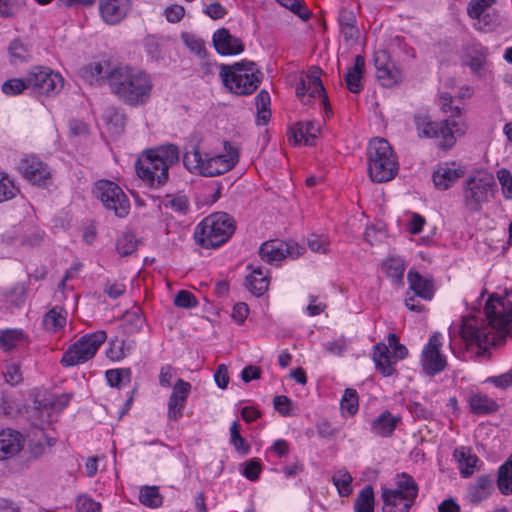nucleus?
Returning <instances> with one entry per match:
<instances>
[{"mask_svg": "<svg viewBox=\"0 0 512 512\" xmlns=\"http://www.w3.org/2000/svg\"><path fill=\"white\" fill-rule=\"evenodd\" d=\"M484 317L469 315L461 324L449 328L450 349L455 354V341L458 336L466 346L479 348L498 345L506 340L512 331V301L506 297L490 296L483 311Z\"/></svg>", "mask_w": 512, "mask_h": 512, "instance_id": "1", "label": "nucleus"}, {"mask_svg": "<svg viewBox=\"0 0 512 512\" xmlns=\"http://www.w3.org/2000/svg\"><path fill=\"white\" fill-rule=\"evenodd\" d=\"M107 77L112 94L121 102L136 107L150 99L153 83L146 72L128 65H114Z\"/></svg>", "mask_w": 512, "mask_h": 512, "instance_id": "2", "label": "nucleus"}, {"mask_svg": "<svg viewBox=\"0 0 512 512\" xmlns=\"http://www.w3.org/2000/svg\"><path fill=\"white\" fill-rule=\"evenodd\" d=\"M179 161V149L169 144L150 149L142 154L135 164L138 177L149 187L164 185L169 177V168Z\"/></svg>", "mask_w": 512, "mask_h": 512, "instance_id": "3", "label": "nucleus"}, {"mask_svg": "<svg viewBox=\"0 0 512 512\" xmlns=\"http://www.w3.org/2000/svg\"><path fill=\"white\" fill-rule=\"evenodd\" d=\"M225 143L227 154H211L200 151L198 146H193L191 151H186L183 156V164L192 173H198L205 177H214L230 171L238 162V153Z\"/></svg>", "mask_w": 512, "mask_h": 512, "instance_id": "4", "label": "nucleus"}, {"mask_svg": "<svg viewBox=\"0 0 512 512\" xmlns=\"http://www.w3.org/2000/svg\"><path fill=\"white\" fill-rule=\"evenodd\" d=\"M235 229V221L228 213L215 212L196 225L194 239L205 249L218 248L230 239Z\"/></svg>", "mask_w": 512, "mask_h": 512, "instance_id": "5", "label": "nucleus"}, {"mask_svg": "<svg viewBox=\"0 0 512 512\" xmlns=\"http://www.w3.org/2000/svg\"><path fill=\"white\" fill-rule=\"evenodd\" d=\"M219 68L223 84L236 95L252 94L261 83L262 72L254 62L242 60L232 65L221 64Z\"/></svg>", "mask_w": 512, "mask_h": 512, "instance_id": "6", "label": "nucleus"}, {"mask_svg": "<svg viewBox=\"0 0 512 512\" xmlns=\"http://www.w3.org/2000/svg\"><path fill=\"white\" fill-rule=\"evenodd\" d=\"M414 122L419 137L440 139L438 145L442 149L452 148L456 142V137L464 135L467 129L464 120L445 119L434 122L424 112L415 114Z\"/></svg>", "mask_w": 512, "mask_h": 512, "instance_id": "7", "label": "nucleus"}, {"mask_svg": "<svg viewBox=\"0 0 512 512\" xmlns=\"http://www.w3.org/2000/svg\"><path fill=\"white\" fill-rule=\"evenodd\" d=\"M368 173L373 182L392 180L398 172V162L389 142L383 138L370 141L367 149Z\"/></svg>", "mask_w": 512, "mask_h": 512, "instance_id": "8", "label": "nucleus"}, {"mask_svg": "<svg viewBox=\"0 0 512 512\" xmlns=\"http://www.w3.org/2000/svg\"><path fill=\"white\" fill-rule=\"evenodd\" d=\"M418 495V485L408 474L402 473L396 489H383V512H409Z\"/></svg>", "mask_w": 512, "mask_h": 512, "instance_id": "9", "label": "nucleus"}, {"mask_svg": "<svg viewBox=\"0 0 512 512\" xmlns=\"http://www.w3.org/2000/svg\"><path fill=\"white\" fill-rule=\"evenodd\" d=\"M106 339L107 334L104 330L83 335L64 352L60 360L61 365L72 367L92 359Z\"/></svg>", "mask_w": 512, "mask_h": 512, "instance_id": "10", "label": "nucleus"}, {"mask_svg": "<svg viewBox=\"0 0 512 512\" xmlns=\"http://www.w3.org/2000/svg\"><path fill=\"white\" fill-rule=\"evenodd\" d=\"M28 90L41 96H55L63 88V77L48 67L35 66L27 73Z\"/></svg>", "mask_w": 512, "mask_h": 512, "instance_id": "11", "label": "nucleus"}, {"mask_svg": "<svg viewBox=\"0 0 512 512\" xmlns=\"http://www.w3.org/2000/svg\"><path fill=\"white\" fill-rule=\"evenodd\" d=\"M495 182L492 176H471L465 181L463 188L464 206L472 213L479 212L482 205L489 201V193Z\"/></svg>", "mask_w": 512, "mask_h": 512, "instance_id": "12", "label": "nucleus"}, {"mask_svg": "<svg viewBox=\"0 0 512 512\" xmlns=\"http://www.w3.org/2000/svg\"><path fill=\"white\" fill-rule=\"evenodd\" d=\"M94 193L101 200L104 207L113 210L117 217L123 218L128 215L130 202L123 190L114 182L99 180L95 184Z\"/></svg>", "mask_w": 512, "mask_h": 512, "instance_id": "13", "label": "nucleus"}, {"mask_svg": "<svg viewBox=\"0 0 512 512\" xmlns=\"http://www.w3.org/2000/svg\"><path fill=\"white\" fill-rule=\"evenodd\" d=\"M442 345V335L435 332L422 349L420 364L428 376H435L447 367V358L440 350Z\"/></svg>", "mask_w": 512, "mask_h": 512, "instance_id": "14", "label": "nucleus"}, {"mask_svg": "<svg viewBox=\"0 0 512 512\" xmlns=\"http://www.w3.org/2000/svg\"><path fill=\"white\" fill-rule=\"evenodd\" d=\"M17 170L30 184L45 188L51 184L50 167L35 155H26L20 159Z\"/></svg>", "mask_w": 512, "mask_h": 512, "instance_id": "15", "label": "nucleus"}, {"mask_svg": "<svg viewBox=\"0 0 512 512\" xmlns=\"http://www.w3.org/2000/svg\"><path fill=\"white\" fill-rule=\"evenodd\" d=\"M305 248L299 246L293 241H283L279 239L269 240L259 247L261 259L269 264L283 260L284 258L296 259L301 256Z\"/></svg>", "mask_w": 512, "mask_h": 512, "instance_id": "16", "label": "nucleus"}, {"mask_svg": "<svg viewBox=\"0 0 512 512\" xmlns=\"http://www.w3.org/2000/svg\"><path fill=\"white\" fill-rule=\"evenodd\" d=\"M321 70L315 68L306 77L302 78L296 88V95L302 100L303 103L307 104L310 98L320 96L322 102L327 107L328 98L325 93V88L319 77Z\"/></svg>", "mask_w": 512, "mask_h": 512, "instance_id": "17", "label": "nucleus"}, {"mask_svg": "<svg viewBox=\"0 0 512 512\" xmlns=\"http://www.w3.org/2000/svg\"><path fill=\"white\" fill-rule=\"evenodd\" d=\"M191 387V384L183 379L176 381L167 404V417L169 420L177 421L183 416V410L187 404Z\"/></svg>", "mask_w": 512, "mask_h": 512, "instance_id": "18", "label": "nucleus"}, {"mask_svg": "<svg viewBox=\"0 0 512 512\" xmlns=\"http://www.w3.org/2000/svg\"><path fill=\"white\" fill-rule=\"evenodd\" d=\"M130 10V0H99L101 19L108 25L119 24Z\"/></svg>", "mask_w": 512, "mask_h": 512, "instance_id": "19", "label": "nucleus"}, {"mask_svg": "<svg viewBox=\"0 0 512 512\" xmlns=\"http://www.w3.org/2000/svg\"><path fill=\"white\" fill-rule=\"evenodd\" d=\"M212 42L215 50L223 56L237 55L244 51L242 40L232 35L226 28L216 30Z\"/></svg>", "mask_w": 512, "mask_h": 512, "instance_id": "20", "label": "nucleus"}, {"mask_svg": "<svg viewBox=\"0 0 512 512\" xmlns=\"http://www.w3.org/2000/svg\"><path fill=\"white\" fill-rule=\"evenodd\" d=\"M487 49L479 44L468 46L461 58L463 66L470 68L471 73L477 77H483L487 65Z\"/></svg>", "mask_w": 512, "mask_h": 512, "instance_id": "21", "label": "nucleus"}, {"mask_svg": "<svg viewBox=\"0 0 512 512\" xmlns=\"http://www.w3.org/2000/svg\"><path fill=\"white\" fill-rule=\"evenodd\" d=\"M24 445V439L20 432L10 428L0 431V460L16 456Z\"/></svg>", "mask_w": 512, "mask_h": 512, "instance_id": "22", "label": "nucleus"}, {"mask_svg": "<svg viewBox=\"0 0 512 512\" xmlns=\"http://www.w3.org/2000/svg\"><path fill=\"white\" fill-rule=\"evenodd\" d=\"M319 133L320 126L316 122H298L291 129L289 142L295 145L303 142L306 146H313Z\"/></svg>", "mask_w": 512, "mask_h": 512, "instance_id": "23", "label": "nucleus"}, {"mask_svg": "<svg viewBox=\"0 0 512 512\" xmlns=\"http://www.w3.org/2000/svg\"><path fill=\"white\" fill-rule=\"evenodd\" d=\"M385 60L384 52L376 55V77L382 86L392 87L400 81L401 73L393 65L386 64Z\"/></svg>", "mask_w": 512, "mask_h": 512, "instance_id": "24", "label": "nucleus"}, {"mask_svg": "<svg viewBox=\"0 0 512 512\" xmlns=\"http://www.w3.org/2000/svg\"><path fill=\"white\" fill-rule=\"evenodd\" d=\"M409 288L416 296L430 301L434 296V284L431 279L424 278L419 272L410 270L407 275Z\"/></svg>", "mask_w": 512, "mask_h": 512, "instance_id": "25", "label": "nucleus"}, {"mask_svg": "<svg viewBox=\"0 0 512 512\" xmlns=\"http://www.w3.org/2000/svg\"><path fill=\"white\" fill-rule=\"evenodd\" d=\"M400 421V416H393L385 410L371 422V432L380 437H390Z\"/></svg>", "mask_w": 512, "mask_h": 512, "instance_id": "26", "label": "nucleus"}, {"mask_svg": "<svg viewBox=\"0 0 512 512\" xmlns=\"http://www.w3.org/2000/svg\"><path fill=\"white\" fill-rule=\"evenodd\" d=\"M112 68L113 66L107 62L89 63L81 69V76L91 85L101 84L102 82L108 84L107 76Z\"/></svg>", "mask_w": 512, "mask_h": 512, "instance_id": "27", "label": "nucleus"}, {"mask_svg": "<svg viewBox=\"0 0 512 512\" xmlns=\"http://www.w3.org/2000/svg\"><path fill=\"white\" fill-rule=\"evenodd\" d=\"M247 268L251 269V273L246 277V288L253 295L262 296L269 286L267 271H264L261 267H254L252 264H249Z\"/></svg>", "mask_w": 512, "mask_h": 512, "instance_id": "28", "label": "nucleus"}, {"mask_svg": "<svg viewBox=\"0 0 512 512\" xmlns=\"http://www.w3.org/2000/svg\"><path fill=\"white\" fill-rule=\"evenodd\" d=\"M494 490V480L490 475H481L476 482L469 486L468 497L472 503L487 499Z\"/></svg>", "mask_w": 512, "mask_h": 512, "instance_id": "29", "label": "nucleus"}, {"mask_svg": "<svg viewBox=\"0 0 512 512\" xmlns=\"http://www.w3.org/2000/svg\"><path fill=\"white\" fill-rule=\"evenodd\" d=\"M365 68V59L361 55L355 57V63L345 74V82L347 89L351 93H360L363 90L362 75Z\"/></svg>", "mask_w": 512, "mask_h": 512, "instance_id": "30", "label": "nucleus"}, {"mask_svg": "<svg viewBox=\"0 0 512 512\" xmlns=\"http://www.w3.org/2000/svg\"><path fill=\"white\" fill-rule=\"evenodd\" d=\"M462 175V171L447 165L439 166L433 173V182L440 190L450 188Z\"/></svg>", "mask_w": 512, "mask_h": 512, "instance_id": "31", "label": "nucleus"}, {"mask_svg": "<svg viewBox=\"0 0 512 512\" xmlns=\"http://www.w3.org/2000/svg\"><path fill=\"white\" fill-rule=\"evenodd\" d=\"M373 361L376 365L377 370L384 376L388 377L394 374L395 367L389 355L388 347L383 343L375 345L373 354Z\"/></svg>", "mask_w": 512, "mask_h": 512, "instance_id": "32", "label": "nucleus"}, {"mask_svg": "<svg viewBox=\"0 0 512 512\" xmlns=\"http://www.w3.org/2000/svg\"><path fill=\"white\" fill-rule=\"evenodd\" d=\"M471 412L476 415L494 413L499 409L495 400L483 393L472 394L469 398Z\"/></svg>", "mask_w": 512, "mask_h": 512, "instance_id": "33", "label": "nucleus"}, {"mask_svg": "<svg viewBox=\"0 0 512 512\" xmlns=\"http://www.w3.org/2000/svg\"><path fill=\"white\" fill-rule=\"evenodd\" d=\"M67 312L60 306H54L43 317V325L50 332H58L66 325Z\"/></svg>", "mask_w": 512, "mask_h": 512, "instance_id": "34", "label": "nucleus"}, {"mask_svg": "<svg viewBox=\"0 0 512 512\" xmlns=\"http://www.w3.org/2000/svg\"><path fill=\"white\" fill-rule=\"evenodd\" d=\"M454 457L459 464L460 472L463 477H469L473 474L479 458L475 454H472L470 449L460 447L454 451Z\"/></svg>", "mask_w": 512, "mask_h": 512, "instance_id": "35", "label": "nucleus"}, {"mask_svg": "<svg viewBox=\"0 0 512 512\" xmlns=\"http://www.w3.org/2000/svg\"><path fill=\"white\" fill-rule=\"evenodd\" d=\"M382 270L387 277L391 278L398 285L403 284L406 265L403 259L399 257H389L382 263Z\"/></svg>", "mask_w": 512, "mask_h": 512, "instance_id": "36", "label": "nucleus"}, {"mask_svg": "<svg viewBox=\"0 0 512 512\" xmlns=\"http://www.w3.org/2000/svg\"><path fill=\"white\" fill-rule=\"evenodd\" d=\"M161 204L165 209H171L179 215H186L190 209L189 200L184 194L166 195Z\"/></svg>", "mask_w": 512, "mask_h": 512, "instance_id": "37", "label": "nucleus"}, {"mask_svg": "<svg viewBox=\"0 0 512 512\" xmlns=\"http://www.w3.org/2000/svg\"><path fill=\"white\" fill-rule=\"evenodd\" d=\"M374 491L372 486H365L357 495L354 503L355 512H374Z\"/></svg>", "mask_w": 512, "mask_h": 512, "instance_id": "38", "label": "nucleus"}, {"mask_svg": "<svg viewBox=\"0 0 512 512\" xmlns=\"http://www.w3.org/2000/svg\"><path fill=\"white\" fill-rule=\"evenodd\" d=\"M497 484L502 494H512V460L510 457L499 467Z\"/></svg>", "mask_w": 512, "mask_h": 512, "instance_id": "39", "label": "nucleus"}, {"mask_svg": "<svg viewBox=\"0 0 512 512\" xmlns=\"http://www.w3.org/2000/svg\"><path fill=\"white\" fill-rule=\"evenodd\" d=\"M20 193L15 181L6 173H0V203L9 201Z\"/></svg>", "mask_w": 512, "mask_h": 512, "instance_id": "40", "label": "nucleus"}, {"mask_svg": "<svg viewBox=\"0 0 512 512\" xmlns=\"http://www.w3.org/2000/svg\"><path fill=\"white\" fill-rule=\"evenodd\" d=\"M439 104L441 106V110L445 114H449V120H463L461 118L463 109L459 105H454V99L450 93H441L439 97Z\"/></svg>", "mask_w": 512, "mask_h": 512, "instance_id": "41", "label": "nucleus"}, {"mask_svg": "<svg viewBox=\"0 0 512 512\" xmlns=\"http://www.w3.org/2000/svg\"><path fill=\"white\" fill-rule=\"evenodd\" d=\"M139 501L150 508H157L162 505L163 497L156 486L142 487L139 494Z\"/></svg>", "mask_w": 512, "mask_h": 512, "instance_id": "42", "label": "nucleus"}, {"mask_svg": "<svg viewBox=\"0 0 512 512\" xmlns=\"http://www.w3.org/2000/svg\"><path fill=\"white\" fill-rule=\"evenodd\" d=\"M352 476L346 470H338L332 476V482L341 496H349L352 493Z\"/></svg>", "mask_w": 512, "mask_h": 512, "instance_id": "43", "label": "nucleus"}, {"mask_svg": "<svg viewBox=\"0 0 512 512\" xmlns=\"http://www.w3.org/2000/svg\"><path fill=\"white\" fill-rule=\"evenodd\" d=\"M182 40L186 47L200 59L205 60L208 52L204 40L188 33L182 34Z\"/></svg>", "mask_w": 512, "mask_h": 512, "instance_id": "44", "label": "nucleus"}, {"mask_svg": "<svg viewBox=\"0 0 512 512\" xmlns=\"http://www.w3.org/2000/svg\"><path fill=\"white\" fill-rule=\"evenodd\" d=\"M230 443L243 455L248 454L250 451V445L240 435V425L237 421H234L230 426Z\"/></svg>", "mask_w": 512, "mask_h": 512, "instance_id": "45", "label": "nucleus"}, {"mask_svg": "<svg viewBox=\"0 0 512 512\" xmlns=\"http://www.w3.org/2000/svg\"><path fill=\"white\" fill-rule=\"evenodd\" d=\"M495 2V0H471L467 7V13L471 18L480 20L485 17L486 11Z\"/></svg>", "mask_w": 512, "mask_h": 512, "instance_id": "46", "label": "nucleus"}, {"mask_svg": "<svg viewBox=\"0 0 512 512\" xmlns=\"http://www.w3.org/2000/svg\"><path fill=\"white\" fill-rule=\"evenodd\" d=\"M341 410L349 415H354L358 411V394L355 389L347 388L344 391L340 402Z\"/></svg>", "mask_w": 512, "mask_h": 512, "instance_id": "47", "label": "nucleus"}, {"mask_svg": "<svg viewBox=\"0 0 512 512\" xmlns=\"http://www.w3.org/2000/svg\"><path fill=\"white\" fill-rule=\"evenodd\" d=\"M27 75L24 78H13L5 81L2 86V92L7 96H16L28 89Z\"/></svg>", "mask_w": 512, "mask_h": 512, "instance_id": "48", "label": "nucleus"}, {"mask_svg": "<svg viewBox=\"0 0 512 512\" xmlns=\"http://www.w3.org/2000/svg\"><path fill=\"white\" fill-rule=\"evenodd\" d=\"M106 380L111 387H119L122 383L130 382L131 372L130 369H111L105 373Z\"/></svg>", "mask_w": 512, "mask_h": 512, "instance_id": "49", "label": "nucleus"}, {"mask_svg": "<svg viewBox=\"0 0 512 512\" xmlns=\"http://www.w3.org/2000/svg\"><path fill=\"white\" fill-rule=\"evenodd\" d=\"M137 249V239L132 233H124L117 240V251L122 256L132 254Z\"/></svg>", "mask_w": 512, "mask_h": 512, "instance_id": "50", "label": "nucleus"}, {"mask_svg": "<svg viewBox=\"0 0 512 512\" xmlns=\"http://www.w3.org/2000/svg\"><path fill=\"white\" fill-rule=\"evenodd\" d=\"M281 6L289 9L303 20L310 17L309 10L301 3L300 0H276Z\"/></svg>", "mask_w": 512, "mask_h": 512, "instance_id": "51", "label": "nucleus"}, {"mask_svg": "<svg viewBox=\"0 0 512 512\" xmlns=\"http://www.w3.org/2000/svg\"><path fill=\"white\" fill-rule=\"evenodd\" d=\"M174 305L185 309L194 308L198 305V300L190 291L180 290L174 298Z\"/></svg>", "mask_w": 512, "mask_h": 512, "instance_id": "52", "label": "nucleus"}, {"mask_svg": "<svg viewBox=\"0 0 512 512\" xmlns=\"http://www.w3.org/2000/svg\"><path fill=\"white\" fill-rule=\"evenodd\" d=\"M5 381L14 386L19 384L22 380V372L20 365L15 362L8 363L4 372Z\"/></svg>", "mask_w": 512, "mask_h": 512, "instance_id": "53", "label": "nucleus"}, {"mask_svg": "<svg viewBox=\"0 0 512 512\" xmlns=\"http://www.w3.org/2000/svg\"><path fill=\"white\" fill-rule=\"evenodd\" d=\"M504 198L512 199V175L509 170L501 169L497 172Z\"/></svg>", "mask_w": 512, "mask_h": 512, "instance_id": "54", "label": "nucleus"}, {"mask_svg": "<svg viewBox=\"0 0 512 512\" xmlns=\"http://www.w3.org/2000/svg\"><path fill=\"white\" fill-rule=\"evenodd\" d=\"M22 336L19 330H6L0 334V343L5 349H11L22 339Z\"/></svg>", "mask_w": 512, "mask_h": 512, "instance_id": "55", "label": "nucleus"}, {"mask_svg": "<svg viewBox=\"0 0 512 512\" xmlns=\"http://www.w3.org/2000/svg\"><path fill=\"white\" fill-rule=\"evenodd\" d=\"M23 0H0V17H11L21 8Z\"/></svg>", "mask_w": 512, "mask_h": 512, "instance_id": "56", "label": "nucleus"}, {"mask_svg": "<svg viewBox=\"0 0 512 512\" xmlns=\"http://www.w3.org/2000/svg\"><path fill=\"white\" fill-rule=\"evenodd\" d=\"M77 512H100V503L87 496H80L76 505Z\"/></svg>", "mask_w": 512, "mask_h": 512, "instance_id": "57", "label": "nucleus"}, {"mask_svg": "<svg viewBox=\"0 0 512 512\" xmlns=\"http://www.w3.org/2000/svg\"><path fill=\"white\" fill-rule=\"evenodd\" d=\"M307 245L313 252L326 253L328 251L329 242L323 236L312 235L308 238Z\"/></svg>", "mask_w": 512, "mask_h": 512, "instance_id": "58", "label": "nucleus"}, {"mask_svg": "<svg viewBox=\"0 0 512 512\" xmlns=\"http://www.w3.org/2000/svg\"><path fill=\"white\" fill-rule=\"evenodd\" d=\"M185 15V9L183 6L173 4L165 9V16L168 22L178 23L182 20Z\"/></svg>", "mask_w": 512, "mask_h": 512, "instance_id": "59", "label": "nucleus"}, {"mask_svg": "<svg viewBox=\"0 0 512 512\" xmlns=\"http://www.w3.org/2000/svg\"><path fill=\"white\" fill-rule=\"evenodd\" d=\"M261 472V463L257 460H249L244 468L243 475L251 480L255 481L259 478Z\"/></svg>", "mask_w": 512, "mask_h": 512, "instance_id": "60", "label": "nucleus"}, {"mask_svg": "<svg viewBox=\"0 0 512 512\" xmlns=\"http://www.w3.org/2000/svg\"><path fill=\"white\" fill-rule=\"evenodd\" d=\"M274 408L283 416L290 415L291 400L284 395L275 396L273 400Z\"/></svg>", "mask_w": 512, "mask_h": 512, "instance_id": "61", "label": "nucleus"}, {"mask_svg": "<svg viewBox=\"0 0 512 512\" xmlns=\"http://www.w3.org/2000/svg\"><path fill=\"white\" fill-rule=\"evenodd\" d=\"M107 355L111 360L119 361L125 357L123 350V342L119 340H113L110 343V347L107 350Z\"/></svg>", "mask_w": 512, "mask_h": 512, "instance_id": "62", "label": "nucleus"}, {"mask_svg": "<svg viewBox=\"0 0 512 512\" xmlns=\"http://www.w3.org/2000/svg\"><path fill=\"white\" fill-rule=\"evenodd\" d=\"M204 13L210 18L218 20L222 19L227 14V11L219 2H213L205 8Z\"/></svg>", "mask_w": 512, "mask_h": 512, "instance_id": "63", "label": "nucleus"}, {"mask_svg": "<svg viewBox=\"0 0 512 512\" xmlns=\"http://www.w3.org/2000/svg\"><path fill=\"white\" fill-rule=\"evenodd\" d=\"M489 381L498 388L506 389L512 387V368L506 373L489 378Z\"/></svg>", "mask_w": 512, "mask_h": 512, "instance_id": "64", "label": "nucleus"}]
</instances>
